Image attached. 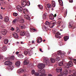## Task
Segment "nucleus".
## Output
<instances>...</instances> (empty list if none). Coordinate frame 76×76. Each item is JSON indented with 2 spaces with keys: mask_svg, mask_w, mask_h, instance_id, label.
Instances as JSON below:
<instances>
[{
  "mask_svg": "<svg viewBox=\"0 0 76 76\" xmlns=\"http://www.w3.org/2000/svg\"><path fill=\"white\" fill-rule=\"evenodd\" d=\"M38 72H39V73L38 72H35L34 73V75L35 76H38L39 75V76H46L47 75L45 74H44V73H45V70L44 69H39L38 70Z\"/></svg>",
  "mask_w": 76,
  "mask_h": 76,
  "instance_id": "1",
  "label": "nucleus"
},
{
  "mask_svg": "<svg viewBox=\"0 0 76 76\" xmlns=\"http://www.w3.org/2000/svg\"><path fill=\"white\" fill-rule=\"evenodd\" d=\"M56 21L54 20L51 21L50 22L46 21L45 23V24L46 25H50L49 26L51 28H53L54 26L56 25Z\"/></svg>",
  "mask_w": 76,
  "mask_h": 76,
  "instance_id": "2",
  "label": "nucleus"
},
{
  "mask_svg": "<svg viewBox=\"0 0 76 76\" xmlns=\"http://www.w3.org/2000/svg\"><path fill=\"white\" fill-rule=\"evenodd\" d=\"M76 26L73 25V21H71L69 23V28H71L72 29H75Z\"/></svg>",
  "mask_w": 76,
  "mask_h": 76,
  "instance_id": "3",
  "label": "nucleus"
},
{
  "mask_svg": "<svg viewBox=\"0 0 76 76\" xmlns=\"http://www.w3.org/2000/svg\"><path fill=\"white\" fill-rule=\"evenodd\" d=\"M45 67V64H39L38 65V67L39 69H44Z\"/></svg>",
  "mask_w": 76,
  "mask_h": 76,
  "instance_id": "4",
  "label": "nucleus"
},
{
  "mask_svg": "<svg viewBox=\"0 0 76 76\" xmlns=\"http://www.w3.org/2000/svg\"><path fill=\"white\" fill-rule=\"evenodd\" d=\"M68 74V71L67 69H65L63 72H61V76L66 75Z\"/></svg>",
  "mask_w": 76,
  "mask_h": 76,
  "instance_id": "5",
  "label": "nucleus"
},
{
  "mask_svg": "<svg viewBox=\"0 0 76 76\" xmlns=\"http://www.w3.org/2000/svg\"><path fill=\"white\" fill-rule=\"evenodd\" d=\"M5 65L6 66H10V65H12V62L9 61H6L4 63Z\"/></svg>",
  "mask_w": 76,
  "mask_h": 76,
  "instance_id": "6",
  "label": "nucleus"
},
{
  "mask_svg": "<svg viewBox=\"0 0 76 76\" xmlns=\"http://www.w3.org/2000/svg\"><path fill=\"white\" fill-rule=\"evenodd\" d=\"M7 30L5 29H3L1 30V33L2 35H5L7 34Z\"/></svg>",
  "mask_w": 76,
  "mask_h": 76,
  "instance_id": "7",
  "label": "nucleus"
},
{
  "mask_svg": "<svg viewBox=\"0 0 76 76\" xmlns=\"http://www.w3.org/2000/svg\"><path fill=\"white\" fill-rule=\"evenodd\" d=\"M16 7L18 11H19L20 12H22V11L23 10V8L20 5H17Z\"/></svg>",
  "mask_w": 76,
  "mask_h": 76,
  "instance_id": "8",
  "label": "nucleus"
},
{
  "mask_svg": "<svg viewBox=\"0 0 76 76\" xmlns=\"http://www.w3.org/2000/svg\"><path fill=\"white\" fill-rule=\"evenodd\" d=\"M44 63L45 65H47L48 64H50V62L49 60L47 59L46 58L44 59Z\"/></svg>",
  "mask_w": 76,
  "mask_h": 76,
  "instance_id": "9",
  "label": "nucleus"
},
{
  "mask_svg": "<svg viewBox=\"0 0 76 76\" xmlns=\"http://www.w3.org/2000/svg\"><path fill=\"white\" fill-rule=\"evenodd\" d=\"M24 54L26 55H29L30 56H31V52L29 51H25L24 52Z\"/></svg>",
  "mask_w": 76,
  "mask_h": 76,
  "instance_id": "10",
  "label": "nucleus"
},
{
  "mask_svg": "<svg viewBox=\"0 0 76 76\" xmlns=\"http://www.w3.org/2000/svg\"><path fill=\"white\" fill-rule=\"evenodd\" d=\"M8 61H9V60H10V61H13L14 60H15V57L13 56H12L10 57H9V58L8 59Z\"/></svg>",
  "mask_w": 76,
  "mask_h": 76,
  "instance_id": "11",
  "label": "nucleus"
},
{
  "mask_svg": "<svg viewBox=\"0 0 76 76\" xmlns=\"http://www.w3.org/2000/svg\"><path fill=\"white\" fill-rule=\"evenodd\" d=\"M21 4L23 7H25L26 6V2L25 1L23 0H21Z\"/></svg>",
  "mask_w": 76,
  "mask_h": 76,
  "instance_id": "12",
  "label": "nucleus"
},
{
  "mask_svg": "<svg viewBox=\"0 0 76 76\" xmlns=\"http://www.w3.org/2000/svg\"><path fill=\"white\" fill-rule=\"evenodd\" d=\"M57 72H60L62 71V68L61 67H58L56 69Z\"/></svg>",
  "mask_w": 76,
  "mask_h": 76,
  "instance_id": "13",
  "label": "nucleus"
},
{
  "mask_svg": "<svg viewBox=\"0 0 76 76\" xmlns=\"http://www.w3.org/2000/svg\"><path fill=\"white\" fill-rule=\"evenodd\" d=\"M23 12L24 14H26L27 13L28 15H29V12L28 10V9H24L23 10Z\"/></svg>",
  "mask_w": 76,
  "mask_h": 76,
  "instance_id": "14",
  "label": "nucleus"
},
{
  "mask_svg": "<svg viewBox=\"0 0 76 76\" xmlns=\"http://www.w3.org/2000/svg\"><path fill=\"white\" fill-rule=\"evenodd\" d=\"M49 19L51 20H53L54 19V16L52 14H50L49 15Z\"/></svg>",
  "mask_w": 76,
  "mask_h": 76,
  "instance_id": "15",
  "label": "nucleus"
},
{
  "mask_svg": "<svg viewBox=\"0 0 76 76\" xmlns=\"http://www.w3.org/2000/svg\"><path fill=\"white\" fill-rule=\"evenodd\" d=\"M24 16L25 19H26L27 20H31L30 16H28V15H24Z\"/></svg>",
  "mask_w": 76,
  "mask_h": 76,
  "instance_id": "16",
  "label": "nucleus"
},
{
  "mask_svg": "<svg viewBox=\"0 0 76 76\" xmlns=\"http://www.w3.org/2000/svg\"><path fill=\"white\" fill-rule=\"evenodd\" d=\"M60 35H61V34L59 32L56 33L55 35L56 38H58Z\"/></svg>",
  "mask_w": 76,
  "mask_h": 76,
  "instance_id": "17",
  "label": "nucleus"
},
{
  "mask_svg": "<svg viewBox=\"0 0 76 76\" xmlns=\"http://www.w3.org/2000/svg\"><path fill=\"white\" fill-rule=\"evenodd\" d=\"M12 35L13 37H14L15 38H18V37H19L18 36V34L16 33H13L12 34Z\"/></svg>",
  "mask_w": 76,
  "mask_h": 76,
  "instance_id": "18",
  "label": "nucleus"
},
{
  "mask_svg": "<svg viewBox=\"0 0 76 76\" xmlns=\"http://www.w3.org/2000/svg\"><path fill=\"white\" fill-rule=\"evenodd\" d=\"M9 18L8 17L6 16L4 18V21L6 23L7 22L9 21Z\"/></svg>",
  "mask_w": 76,
  "mask_h": 76,
  "instance_id": "19",
  "label": "nucleus"
},
{
  "mask_svg": "<svg viewBox=\"0 0 76 76\" xmlns=\"http://www.w3.org/2000/svg\"><path fill=\"white\" fill-rule=\"evenodd\" d=\"M15 65L16 66H20V61H17L15 63Z\"/></svg>",
  "mask_w": 76,
  "mask_h": 76,
  "instance_id": "20",
  "label": "nucleus"
},
{
  "mask_svg": "<svg viewBox=\"0 0 76 76\" xmlns=\"http://www.w3.org/2000/svg\"><path fill=\"white\" fill-rule=\"evenodd\" d=\"M42 38L41 37H40L37 40V41L38 43H40V42H42Z\"/></svg>",
  "mask_w": 76,
  "mask_h": 76,
  "instance_id": "21",
  "label": "nucleus"
},
{
  "mask_svg": "<svg viewBox=\"0 0 76 76\" xmlns=\"http://www.w3.org/2000/svg\"><path fill=\"white\" fill-rule=\"evenodd\" d=\"M68 65L70 66V67H72L73 66V63L72 61H69L68 62Z\"/></svg>",
  "mask_w": 76,
  "mask_h": 76,
  "instance_id": "22",
  "label": "nucleus"
},
{
  "mask_svg": "<svg viewBox=\"0 0 76 76\" xmlns=\"http://www.w3.org/2000/svg\"><path fill=\"white\" fill-rule=\"evenodd\" d=\"M52 6L54 7L56 6V2L55 1H52L51 2Z\"/></svg>",
  "mask_w": 76,
  "mask_h": 76,
  "instance_id": "23",
  "label": "nucleus"
},
{
  "mask_svg": "<svg viewBox=\"0 0 76 76\" xmlns=\"http://www.w3.org/2000/svg\"><path fill=\"white\" fill-rule=\"evenodd\" d=\"M42 17L44 19H47V14L46 13L44 14L43 16H42Z\"/></svg>",
  "mask_w": 76,
  "mask_h": 76,
  "instance_id": "24",
  "label": "nucleus"
},
{
  "mask_svg": "<svg viewBox=\"0 0 76 76\" xmlns=\"http://www.w3.org/2000/svg\"><path fill=\"white\" fill-rule=\"evenodd\" d=\"M58 2L59 3V4L61 6H63V2L62 0H58Z\"/></svg>",
  "mask_w": 76,
  "mask_h": 76,
  "instance_id": "25",
  "label": "nucleus"
},
{
  "mask_svg": "<svg viewBox=\"0 0 76 76\" xmlns=\"http://www.w3.org/2000/svg\"><path fill=\"white\" fill-rule=\"evenodd\" d=\"M18 72L19 73H22V72H24V70H23V69H20Z\"/></svg>",
  "mask_w": 76,
  "mask_h": 76,
  "instance_id": "26",
  "label": "nucleus"
},
{
  "mask_svg": "<svg viewBox=\"0 0 76 76\" xmlns=\"http://www.w3.org/2000/svg\"><path fill=\"white\" fill-rule=\"evenodd\" d=\"M19 27H20V28H22V29H23L25 28V26L22 24H19Z\"/></svg>",
  "mask_w": 76,
  "mask_h": 76,
  "instance_id": "27",
  "label": "nucleus"
},
{
  "mask_svg": "<svg viewBox=\"0 0 76 76\" xmlns=\"http://www.w3.org/2000/svg\"><path fill=\"white\" fill-rule=\"evenodd\" d=\"M64 67L66 68V69H68L69 68V67L70 66L67 63V64H65V65H64Z\"/></svg>",
  "mask_w": 76,
  "mask_h": 76,
  "instance_id": "28",
  "label": "nucleus"
},
{
  "mask_svg": "<svg viewBox=\"0 0 76 76\" xmlns=\"http://www.w3.org/2000/svg\"><path fill=\"white\" fill-rule=\"evenodd\" d=\"M63 65V62L61 61L58 63V65L59 66H62Z\"/></svg>",
  "mask_w": 76,
  "mask_h": 76,
  "instance_id": "29",
  "label": "nucleus"
},
{
  "mask_svg": "<svg viewBox=\"0 0 76 76\" xmlns=\"http://www.w3.org/2000/svg\"><path fill=\"white\" fill-rule=\"evenodd\" d=\"M18 56L19 58H22L23 57V56L22 54H19L18 55Z\"/></svg>",
  "mask_w": 76,
  "mask_h": 76,
  "instance_id": "30",
  "label": "nucleus"
},
{
  "mask_svg": "<svg viewBox=\"0 0 76 76\" xmlns=\"http://www.w3.org/2000/svg\"><path fill=\"white\" fill-rule=\"evenodd\" d=\"M25 34L26 37H29V36H30V34H29V32H28V31L26 32Z\"/></svg>",
  "mask_w": 76,
  "mask_h": 76,
  "instance_id": "31",
  "label": "nucleus"
},
{
  "mask_svg": "<svg viewBox=\"0 0 76 76\" xmlns=\"http://www.w3.org/2000/svg\"><path fill=\"white\" fill-rule=\"evenodd\" d=\"M19 22L20 23H24V20H23V19H21L19 21Z\"/></svg>",
  "mask_w": 76,
  "mask_h": 76,
  "instance_id": "32",
  "label": "nucleus"
},
{
  "mask_svg": "<svg viewBox=\"0 0 76 76\" xmlns=\"http://www.w3.org/2000/svg\"><path fill=\"white\" fill-rule=\"evenodd\" d=\"M25 34V32L24 31H22L20 33V34L21 35H24Z\"/></svg>",
  "mask_w": 76,
  "mask_h": 76,
  "instance_id": "33",
  "label": "nucleus"
},
{
  "mask_svg": "<svg viewBox=\"0 0 76 76\" xmlns=\"http://www.w3.org/2000/svg\"><path fill=\"white\" fill-rule=\"evenodd\" d=\"M50 61L52 63H55V59L51 58Z\"/></svg>",
  "mask_w": 76,
  "mask_h": 76,
  "instance_id": "34",
  "label": "nucleus"
},
{
  "mask_svg": "<svg viewBox=\"0 0 76 76\" xmlns=\"http://www.w3.org/2000/svg\"><path fill=\"white\" fill-rule=\"evenodd\" d=\"M8 42H9V40L8 39H5L4 40V43L5 44H7L8 43Z\"/></svg>",
  "mask_w": 76,
  "mask_h": 76,
  "instance_id": "35",
  "label": "nucleus"
},
{
  "mask_svg": "<svg viewBox=\"0 0 76 76\" xmlns=\"http://www.w3.org/2000/svg\"><path fill=\"white\" fill-rule=\"evenodd\" d=\"M61 50L57 51V54L58 55V56H61Z\"/></svg>",
  "mask_w": 76,
  "mask_h": 76,
  "instance_id": "36",
  "label": "nucleus"
},
{
  "mask_svg": "<svg viewBox=\"0 0 76 76\" xmlns=\"http://www.w3.org/2000/svg\"><path fill=\"white\" fill-rule=\"evenodd\" d=\"M69 37L65 36L64 38V40L65 41H66L67 39H69Z\"/></svg>",
  "mask_w": 76,
  "mask_h": 76,
  "instance_id": "37",
  "label": "nucleus"
},
{
  "mask_svg": "<svg viewBox=\"0 0 76 76\" xmlns=\"http://www.w3.org/2000/svg\"><path fill=\"white\" fill-rule=\"evenodd\" d=\"M18 22V20L16 19H14L12 21V23L14 24H15V23H16V22Z\"/></svg>",
  "mask_w": 76,
  "mask_h": 76,
  "instance_id": "38",
  "label": "nucleus"
},
{
  "mask_svg": "<svg viewBox=\"0 0 76 76\" xmlns=\"http://www.w3.org/2000/svg\"><path fill=\"white\" fill-rule=\"evenodd\" d=\"M20 32V29L19 28L17 27L16 30V32L18 33Z\"/></svg>",
  "mask_w": 76,
  "mask_h": 76,
  "instance_id": "39",
  "label": "nucleus"
},
{
  "mask_svg": "<svg viewBox=\"0 0 76 76\" xmlns=\"http://www.w3.org/2000/svg\"><path fill=\"white\" fill-rule=\"evenodd\" d=\"M23 63L24 65H25L26 64H28V61H27V60H25L24 62H23Z\"/></svg>",
  "mask_w": 76,
  "mask_h": 76,
  "instance_id": "40",
  "label": "nucleus"
},
{
  "mask_svg": "<svg viewBox=\"0 0 76 76\" xmlns=\"http://www.w3.org/2000/svg\"><path fill=\"white\" fill-rule=\"evenodd\" d=\"M61 23V21H59L58 22L57 24V26L58 27L60 26Z\"/></svg>",
  "mask_w": 76,
  "mask_h": 76,
  "instance_id": "41",
  "label": "nucleus"
},
{
  "mask_svg": "<svg viewBox=\"0 0 76 76\" xmlns=\"http://www.w3.org/2000/svg\"><path fill=\"white\" fill-rule=\"evenodd\" d=\"M14 67L13 66H9V69L11 70H13V69Z\"/></svg>",
  "mask_w": 76,
  "mask_h": 76,
  "instance_id": "42",
  "label": "nucleus"
},
{
  "mask_svg": "<svg viewBox=\"0 0 76 76\" xmlns=\"http://www.w3.org/2000/svg\"><path fill=\"white\" fill-rule=\"evenodd\" d=\"M65 56V53H61V57L62 58H63V57H64Z\"/></svg>",
  "mask_w": 76,
  "mask_h": 76,
  "instance_id": "43",
  "label": "nucleus"
},
{
  "mask_svg": "<svg viewBox=\"0 0 76 76\" xmlns=\"http://www.w3.org/2000/svg\"><path fill=\"white\" fill-rule=\"evenodd\" d=\"M38 7H39L40 9H42L43 7L41 5H38Z\"/></svg>",
  "mask_w": 76,
  "mask_h": 76,
  "instance_id": "44",
  "label": "nucleus"
},
{
  "mask_svg": "<svg viewBox=\"0 0 76 76\" xmlns=\"http://www.w3.org/2000/svg\"><path fill=\"white\" fill-rule=\"evenodd\" d=\"M47 7H48V8H51V5L48 4L47 5Z\"/></svg>",
  "mask_w": 76,
  "mask_h": 76,
  "instance_id": "45",
  "label": "nucleus"
},
{
  "mask_svg": "<svg viewBox=\"0 0 76 76\" xmlns=\"http://www.w3.org/2000/svg\"><path fill=\"white\" fill-rule=\"evenodd\" d=\"M2 50L3 51H5L6 50V49L5 47H3L2 48Z\"/></svg>",
  "mask_w": 76,
  "mask_h": 76,
  "instance_id": "46",
  "label": "nucleus"
},
{
  "mask_svg": "<svg viewBox=\"0 0 76 76\" xmlns=\"http://www.w3.org/2000/svg\"><path fill=\"white\" fill-rule=\"evenodd\" d=\"M18 15V13H13V16H14L16 17Z\"/></svg>",
  "mask_w": 76,
  "mask_h": 76,
  "instance_id": "47",
  "label": "nucleus"
},
{
  "mask_svg": "<svg viewBox=\"0 0 76 76\" xmlns=\"http://www.w3.org/2000/svg\"><path fill=\"white\" fill-rule=\"evenodd\" d=\"M27 5V6H30V3L28 2H27L26 3V5Z\"/></svg>",
  "mask_w": 76,
  "mask_h": 76,
  "instance_id": "48",
  "label": "nucleus"
},
{
  "mask_svg": "<svg viewBox=\"0 0 76 76\" xmlns=\"http://www.w3.org/2000/svg\"><path fill=\"white\" fill-rule=\"evenodd\" d=\"M31 73L32 75H34V74H35V71L34 70H32L31 71Z\"/></svg>",
  "mask_w": 76,
  "mask_h": 76,
  "instance_id": "49",
  "label": "nucleus"
},
{
  "mask_svg": "<svg viewBox=\"0 0 76 76\" xmlns=\"http://www.w3.org/2000/svg\"><path fill=\"white\" fill-rule=\"evenodd\" d=\"M56 61H59L60 60V58L58 57H57L56 58Z\"/></svg>",
  "mask_w": 76,
  "mask_h": 76,
  "instance_id": "50",
  "label": "nucleus"
},
{
  "mask_svg": "<svg viewBox=\"0 0 76 76\" xmlns=\"http://www.w3.org/2000/svg\"><path fill=\"white\" fill-rule=\"evenodd\" d=\"M3 59V56H0V60Z\"/></svg>",
  "mask_w": 76,
  "mask_h": 76,
  "instance_id": "51",
  "label": "nucleus"
},
{
  "mask_svg": "<svg viewBox=\"0 0 76 76\" xmlns=\"http://www.w3.org/2000/svg\"><path fill=\"white\" fill-rule=\"evenodd\" d=\"M10 30L11 31H14V30H15V28H13V27H11V29Z\"/></svg>",
  "mask_w": 76,
  "mask_h": 76,
  "instance_id": "52",
  "label": "nucleus"
},
{
  "mask_svg": "<svg viewBox=\"0 0 76 76\" xmlns=\"http://www.w3.org/2000/svg\"><path fill=\"white\" fill-rule=\"evenodd\" d=\"M33 30L34 31V32H37V30H36L35 28H33Z\"/></svg>",
  "mask_w": 76,
  "mask_h": 76,
  "instance_id": "53",
  "label": "nucleus"
},
{
  "mask_svg": "<svg viewBox=\"0 0 76 76\" xmlns=\"http://www.w3.org/2000/svg\"><path fill=\"white\" fill-rule=\"evenodd\" d=\"M0 19H3V17H2V15H0Z\"/></svg>",
  "mask_w": 76,
  "mask_h": 76,
  "instance_id": "54",
  "label": "nucleus"
},
{
  "mask_svg": "<svg viewBox=\"0 0 76 76\" xmlns=\"http://www.w3.org/2000/svg\"><path fill=\"white\" fill-rule=\"evenodd\" d=\"M70 3H73V0H69Z\"/></svg>",
  "mask_w": 76,
  "mask_h": 76,
  "instance_id": "55",
  "label": "nucleus"
},
{
  "mask_svg": "<svg viewBox=\"0 0 76 76\" xmlns=\"http://www.w3.org/2000/svg\"><path fill=\"white\" fill-rule=\"evenodd\" d=\"M39 51H41V52H42V53H43V51H42V49H39Z\"/></svg>",
  "mask_w": 76,
  "mask_h": 76,
  "instance_id": "56",
  "label": "nucleus"
},
{
  "mask_svg": "<svg viewBox=\"0 0 76 76\" xmlns=\"http://www.w3.org/2000/svg\"><path fill=\"white\" fill-rule=\"evenodd\" d=\"M58 20H59L60 21H61V20H62V19H61V18H59L58 19Z\"/></svg>",
  "mask_w": 76,
  "mask_h": 76,
  "instance_id": "57",
  "label": "nucleus"
},
{
  "mask_svg": "<svg viewBox=\"0 0 76 76\" xmlns=\"http://www.w3.org/2000/svg\"><path fill=\"white\" fill-rule=\"evenodd\" d=\"M68 58L69 59V60H72V58H71L70 57H69Z\"/></svg>",
  "mask_w": 76,
  "mask_h": 76,
  "instance_id": "58",
  "label": "nucleus"
},
{
  "mask_svg": "<svg viewBox=\"0 0 76 76\" xmlns=\"http://www.w3.org/2000/svg\"><path fill=\"white\" fill-rule=\"evenodd\" d=\"M21 42V44H24V42Z\"/></svg>",
  "mask_w": 76,
  "mask_h": 76,
  "instance_id": "59",
  "label": "nucleus"
},
{
  "mask_svg": "<svg viewBox=\"0 0 76 76\" xmlns=\"http://www.w3.org/2000/svg\"><path fill=\"white\" fill-rule=\"evenodd\" d=\"M45 29H46V30H47V29H48V27L45 26Z\"/></svg>",
  "mask_w": 76,
  "mask_h": 76,
  "instance_id": "60",
  "label": "nucleus"
},
{
  "mask_svg": "<svg viewBox=\"0 0 76 76\" xmlns=\"http://www.w3.org/2000/svg\"><path fill=\"white\" fill-rule=\"evenodd\" d=\"M19 53V52H16V54L17 55H18V53Z\"/></svg>",
  "mask_w": 76,
  "mask_h": 76,
  "instance_id": "61",
  "label": "nucleus"
},
{
  "mask_svg": "<svg viewBox=\"0 0 76 76\" xmlns=\"http://www.w3.org/2000/svg\"><path fill=\"white\" fill-rule=\"evenodd\" d=\"M54 17H55V18H56V16H57V15H56V14H55L54 15Z\"/></svg>",
  "mask_w": 76,
  "mask_h": 76,
  "instance_id": "62",
  "label": "nucleus"
},
{
  "mask_svg": "<svg viewBox=\"0 0 76 76\" xmlns=\"http://www.w3.org/2000/svg\"><path fill=\"white\" fill-rule=\"evenodd\" d=\"M34 42H35L34 40H32V43H33V44H34Z\"/></svg>",
  "mask_w": 76,
  "mask_h": 76,
  "instance_id": "63",
  "label": "nucleus"
},
{
  "mask_svg": "<svg viewBox=\"0 0 76 76\" xmlns=\"http://www.w3.org/2000/svg\"><path fill=\"white\" fill-rule=\"evenodd\" d=\"M48 76H52V75L50 74H49L48 75Z\"/></svg>",
  "mask_w": 76,
  "mask_h": 76,
  "instance_id": "64",
  "label": "nucleus"
}]
</instances>
